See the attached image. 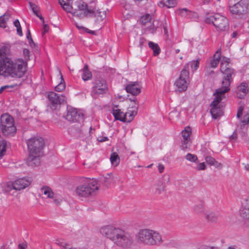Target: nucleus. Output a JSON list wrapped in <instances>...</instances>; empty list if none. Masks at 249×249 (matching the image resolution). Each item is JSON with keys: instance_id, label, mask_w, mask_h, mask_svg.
Masks as SVG:
<instances>
[{"instance_id": "obj_25", "label": "nucleus", "mask_w": 249, "mask_h": 249, "mask_svg": "<svg viewBox=\"0 0 249 249\" xmlns=\"http://www.w3.org/2000/svg\"><path fill=\"white\" fill-rule=\"evenodd\" d=\"M178 14L182 17H186L187 18H192L196 15V13L189 10L187 8L179 9Z\"/></svg>"}, {"instance_id": "obj_10", "label": "nucleus", "mask_w": 249, "mask_h": 249, "mask_svg": "<svg viewBox=\"0 0 249 249\" xmlns=\"http://www.w3.org/2000/svg\"><path fill=\"white\" fill-rule=\"evenodd\" d=\"M74 5L76 8H74L73 16L83 18L85 17L89 16L91 13L94 12L92 8L89 7L87 4L81 0L75 1Z\"/></svg>"}, {"instance_id": "obj_16", "label": "nucleus", "mask_w": 249, "mask_h": 249, "mask_svg": "<svg viewBox=\"0 0 249 249\" xmlns=\"http://www.w3.org/2000/svg\"><path fill=\"white\" fill-rule=\"evenodd\" d=\"M83 114L75 108H70L66 116V119L70 122H77L83 119Z\"/></svg>"}, {"instance_id": "obj_31", "label": "nucleus", "mask_w": 249, "mask_h": 249, "mask_svg": "<svg viewBox=\"0 0 249 249\" xmlns=\"http://www.w3.org/2000/svg\"><path fill=\"white\" fill-rule=\"evenodd\" d=\"M177 4V0H161L160 2V4H163L168 8L174 7Z\"/></svg>"}, {"instance_id": "obj_29", "label": "nucleus", "mask_w": 249, "mask_h": 249, "mask_svg": "<svg viewBox=\"0 0 249 249\" xmlns=\"http://www.w3.org/2000/svg\"><path fill=\"white\" fill-rule=\"evenodd\" d=\"M71 4V1H68L67 2L61 3L60 5L61 6L64 11L67 13H71L73 15V13H74V9Z\"/></svg>"}, {"instance_id": "obj_3", "label": "nucleus", "mask_w": 249, "mask_h": 249, "mask_svg": "<svg viewBox=\"0 0 249 249\" xmlns=\"http://www.w3.org/2000/svg\"><path fill=\"white\" fill-rule=\"evenodd\" d=\"M26 143L29 153L27 158L28 164L32 167L38 166L44 144L43 139L38 137L31 138L27 140Z\"/></svg>"}, {"instance_id": "obj_30", "label": "nucleus", "mask_w": 249, "mask_h": 249, "mask_svg": "<svg viewBox=\"0 0 249 249\" xmlns=\"http://www.w3.org/2000/svg\"><path fill=\"white\" fill-rule=\"evenodd\" d=\"M156 189L155 192L158 194H161L164 191L165 188V184L161 180H158L155 184Z\"/></svg>"}, {"instance_id": "obj_60", "label": "nucleus", "mask_w": 249, "mask_h": 249, "mask_svg": "<svg viewBox=\"0 0 249 249\" xmlns=\"http://www.w3.org/2000/svg\"><path fill=\"white\" fill-rule=\"evenodd\" d=\"M23 53L25 55H27L28 56L29 54V51L27 49H24L23 50Z\"/></svg>"}, {"instance_id": "obj_48", "label": "nucleus", "mask_w": 249, "mask_h": 249, "mask_svg": "<svg viewBox=\"0 0 249 249\" xmlns=\"http://www.w3.org/2000/svg\"><path fill=\"white\" fill-rule=\"evenodd\" d=\"M113 180V178L111 175H107V177L105 178V182L110 183Z\"/></svg>"}, {"instance_id": "obj_34", "label": "nucleus", "mask_w": 249, "mask_h": 249, "mask_svg": "<svg viewBox=\"0 0 249 249\" xmlns=\"http://www.w3.org/2000/svg\"><path fill=\"white\" fill-rule=\"evenodd\" d=\"M7 145V142L5 140L0 141V158L5 154Z\"/></svg>"}, {"instance_id": "obj_4", "label": "nucleus", "mask_w": 249, "mask_h": 249, "mask_svg": "<svg viewBox=\"0 0 249 249\" xmlns=\"http://www.w3.org/2000/svg\"><path fill=\"white\" fill-rule=\"evenodd\" d=\"M137 237L140 242L147 245L160 244L162 242L161 236L157 231L148 229L141 230Z\"/></svg>"}, {"instance_id": "obj_57", "label": "nucleus", "mask_w": 249, "mask_h": 249, "mask_svg": "<svg viewBox=\"0 0 249 249\" xmlns=\"http://www.w3.org/2000/svg\"><path fill=\"white\" fill-rule=\"evenodd\" d=\"M26 247V246L24 244H19L18 245V248L19 249H25Z\"/></svg>"}, {"instance_id": "obj_52", "label": "nucleus", "mask_w": 249, "mask_h": 249, "mask_svg": "<svg viewBox=\"0 0 249 249\" xmlns=\"http://www.w3.org/2000/svg\"><path fill=\"white\" fill-rule=\"evenodd\" d=\"M98 141L100 142H104L108 140V138L107 137H99L98 138Z\"/></svg>"}, {"instance_id": "obj_47", "label": "nucleus", "mask_w": 249, "mask_h": 249, "mask_svg": "<svg viewBox=\"0 0 249 249\" xmlns=\"http://www.w3.org/2000/svg\"><path fill=\"white\" fill-rule=\"evenodd\" d=\"M205 165L204 162H202L199 163L196 167V169L197 170H203L205 169Z\"/></svg>"}, {"instance_id": "obj_63", "label": "nucleus", "mask_w": 249, "mask_h": 249, "mask_svg": "<svg viewBox=\"0 0 249 249\" xmlns=\"http://www.w3.org/2000/svg\"><path fill=\"white\" fill-rule=\"evenodd\" d=\"M203 1L204 4H208L212 0H202Z\"/></svg>"}, {"instance_id": "obj_9", "label": "nucleus", "mask_w": 249, "mask_h": 249, "mask_svg": "<svg viewBox=\"0 0 249 249\" xmlns=\"http://www.w3.org/2000/svg\"><path fill=\"white\" fill-rule=\"evenodd\" d=\"M92 84L90 94L93 98H97L100 95L106 94L108 91L107 81L102 78L94 79Z\"/></svg>"}, {"instance_id": "obj_15", "label": "nucleus", "mask_w": 249, "mask_h": 249, "mask_svg": "<svg viewBox=\"0 0 249 249\" xmlns=\"http://www.w3.org/2000/svg\"><path fill=\"white\" fill-rule=\"evenodd\" d=\"M182 140L181 147L182 149L185 150L189 147L190 145V135L192 133V129L190 127L186 126L184 129L182 131Z\"/></svg>"}, {"instance_id": "obj_8", "label": "nucleus", "mask_w": 249, "mask_h": 249, "mask_svg": "<svg viewBox=\"0 0 249 249\" xmlns=\"http://www.w3.org/2000/svg\"><path fill=\"white\" fill-rule=\"evenodd\" d=\"M229 90L223 89H217L213 93L215 96L213 102L211 103V109L210 110L212 117L214 119H216L223 114L222 108L219 105L220 101L225 97V94Z\"/></svg>"}, {"instance_id": "obj_58", "label": "nucleus", "mask_w": 249, "mask_h": 249, "mask_svg": "<svg viewBox=\"0 0 249 249\" xmlns=\"http://www.w3.org/2000/svg\"><path fill=\"white\" fill-rule=\"evenodd\" d=\"M163 178H165V180L167 181V182L169 181V180H170V178H169V176L168 175H164L163 176Z\"/></svg>"}, {"instance_id": "obj_40", "label": "nucleus", "mask_w": 249, "mask_h": 249, "mask_svg": "<svg viewBox=\"0 0 249 249\" xmlns=\"http://www.w3.org/2000/svg\"><path fill=\"white\" fill-rule=\"evenodd\" d=\"M185 159L190 162H196L198 160L197 156L195 154L188 153L185 157Z\"/></svg>"}, {"instance_id": "obj_19", "label": "nucleus", "mask_w": 249, "mask_h": 249, "mask_svg": "<svg viewBox=\"0 0 249 249\" xmlns=\"http://www.w3.org/2000/svg\"><path fill=\"white\" fill-rule=\"evenodd\" d=\"M30 184V181L26 178H19L16 180L11 184H9L8 187L11 186L12 189L16 190H20L25 188Z\"/></svg>"}, {"instance_id": "obj_22", "label": "nucleus", "mask_w": 249, "mask_h": 249, "mask_svg": "<svg viewBox=\"0 0 249 249\" xmlns=\"http://www.w3.org/2000/svg\"><path fill=\"white\" fill-rule=\"evenodd\" d=\"M221 58V49H219L214 53L213 59L210 61V66L213 68H215L219 63Z\"/></svg>"}, {"instance_id": "obj_20", "label": "nucleus", "mask_w": 249, "mask_h": 249, "mask_svg": "<svg viewBox=\"0 0 249 249\" xmlns=\"http://www.w3.org/2000/svg\"><path fill=\"white\" fill-rule=\"evenodd\" d=\"M141 87L137 82H131L125 87V90L127 93L133 95H138L141 91Z\"/></svg>"}, {"instance_id": "obj_21", "label": "nucleus", "mask_w": 249, "mask_h": 249, "mask_svg": "<svg viewBox=\"0 0 249 249\" xmlns=\"http://www.w3.org/2000/svg\"><path fill=\"white\" fill-rule=\"evenodd\" d=\"M249 88L246 83L243 82L237 88V94L240 98H243L248 92Z\"/></svg>"}, {"instance_id": "obj_18", "label": "nucleus", "mask_w": 249, "mask_h": 249, "mask_svg": "<svg viewBox=\"0 0 249 249\" xmlns=\"http://www.w3.org/2000/svg\"><path fill=\"white\" fill-rule=\"evenodd\" d=\"M140 22L144 25L148 24L147 28L152 33H154L157 27V25L155 24V21L153 20L151 16L149 14H146L142 16Z\"/></svg>"}, {"instance_id": "obj_5", "label": "nucleus", "mask_w": 249, "mask_h": 249, "mask_svg": "<svg viewBox=\"0 0 249 249\" xmlns=\"http://www.w3.org/2000/svg\"><path fill=\"white\" fill-rule=\"evenodd\" d=\"M98 189L99 185L96 180L86 179L77 187L75 193L79 197L87 198L95 195Z\"/></svg>"}, {"instance_id": "obj_42", "label": "nucleus", "mask_w": 249, "mask_h": 249, "mask_svg": "<svg viewBox=\"0 0 249 249\" xmlns=\"http://www.w3.org/2000/svg\"><path fill=\"white\" fill-rule=\"evenodd\" d=\"M241 208H249V197L243 198Z\"/></svg>"}, {"instance_id": "obj_55", "label": "nucleus", "mask_w": 249, "mask_h": 249, "mask_svg": "<svg viewBox=\"0 0 249 249\" xmlns=\"http://www.w3.org/2000/svg\"><path fill=\"white\" fill-rule=\"evenodd\" d=\"M17 33L18 34V35L20 36H22V32L21 26H20V27L17 28Z\"/></svg>"}, {"instance_id": "obj_12", "label": "nucleus", "mask_w": 249, "mask_h": 249, "mask_svg": "<svg viewBox=\"0 0 249 249\" xmlns=\"http://www.w3.org/2000/svg\"><path fill=\"white\" fill-rule=\"evenodd\" d=\"M209 19L217 31H225L229 29L228 21L225 17L215 14L210 17Z\"/></svg>"}, {"instance_id": "obj_33", "label": "nucleus", "mask_w": 249, "mask_h": 249, "mask_svg": "<svg viewBox=\"0 0 249 249\" xmlns=\"http://www.w3.org/2000/svg\"><path fill=\"white\" fill-rule=\"evenodd\" d=\"M149 47L153 51L154 55H158L160 53V49L157 43L150 41L148 43Z\"/></svg>"}, {"instance_id": "obj_59", "label": "nucleus", "mask_w": 249, "mask_h": 249, "mask_svg": "<svg viewBox=\"0 0 249 249\" xmlns=\"http://www.w3.org/2000/svg\"><path fill=\"white\" fill-rule=\"evenodd\" d=\"M59 3L60 4L64 2H67L68 1H71V0H58Z\"/></svg>"}, {"instance_id": "obj_27", "label": "nucleus", "mask_w": 249, "mask_h": 249, "mask_svg": "<svg viewBox=\"0 0 249 249\" xmlns=\"http://www.w3.org/2000/svg\"><path fill=\"white\" fill-rule=\"evenodd\" d=\"M41 192L48 198H52L53 197L54 194L51 188L48 186L42 187L41 189Z\"/></svg>"}, {"instance_id": "obj_1", "label": "nucleus", "mask_w": 249, "mask_h": 249, "mask_svg": "<svg viewBox=\"0 0 249 249\" xmlns=\"http://www.w3.org/2000/svg\"><path fill=\"white\" fill-rule=\"evenodd\" d=\"M9 48L0 47V75L4 77L20 78L26 71V64L22 60H13L9 57Z\"/></svg>"}, {"instance_id": "obj_6", "label": "nucleus", "mask_w": 249, "mask_h": 249, "mask_svg": "<svg viewBox=\"0 0 249 249\" xmlns=\"http://www.w3.org/2000/svg\"><path fill=\"white\" fill-rule=\"evenodd\" d=\"M230 60L225 56L221 58L220 71L225 75L222 82V87L219 89L230 90L229 86L232 80L231 76L234 74L233 70L230 67Z\"/></svg>"}, {"instance_id": "obj_7", "label": "nucleus", "mask_w": 249, "mask_h": 249, "mask_svg": "<svg viewBox=\"0 0 249 249\" xmlns=\"http://www.w3.org/2000/svg\"><path fill=\"white\" fill-rule=\"evenodd\" d=\"M0 129L2 134L7 136H13L17 131L14 118L9 114L1 115L0 119Z\"/></svg>"}, {"instance_id": "obj_46", "label": "nucleus", "mask_w": 249, "mask_h": 249, "mask_svg": "<svg viewBox=\"0 0 249 249\" xmlns=\"http://www.w3.org/2000/svg\"><path fill=\"white\" fill-rule=\"evenodd\" d=\"M14 87H15V86L13 85H10V86L6 85V86H4L1 87L0 88V94H1L3 92V91H4V90H5L6 89H9V88L12 89Z\"/></svg>"}, {"instance_id": "obj_17", "label": "nucleus", "mask_w": 249, "mask_h": 249, "mask_svg": "<svg viewBox=\"0 0 249 249\" xmlns=\"http://www.w3.org/2000/svg\"><path fill=\"white\" fill-rule=\"evenodd\" d=\"M48 98L53 106L60 105L66 102V97L63 95L51 92L48 95Z\"/></svg>"}, {"instance_id": "obj_64", "label": "nucleus", "mask_w": 249, "mask_h": 249, "mask_svg": "<svg viewBox=\"0 0 249 249\" xmlns=\"http://www.w3.org/2000/svg\"><path fill=\"white\" fill-rule=\"evenodd\" d=\"M245 168L246 170L249 171V164H245Z\"/></svg>"}, {"instance_id": "obj_44", "label": "nucleus", "mask_w": 249, "mask_h": 249, "mask_svg": "<svg viewBox=\"0 0 249 249\" xmlns=\"http://www.w3.org/2000/svg\"><path fill=\"white\" fill-rule=\"evenodd\" d=\"M29 5L30 8L32 9L33 12L35 14L37 15V13L38 12V7L34 3H33L31 2H29Z\"/></svg>"}, {"instance_id": "obj_37", "label": "nucleus", "mask_w": 249, "mask_h": 249, "mask_svg": "<svg viewBox=\"0 0 249 249\" xmlns=\"http://www.w3.org/2000/svg\"><path fill=\"white\" fill-rule=\"evenodd\" d=\"M240 214L243 218L249 219V208H240Z\"/></svg>"}, {"instance_id": "obj_45", "label": "nucleus", "mask_w": 249, "mask_h": 249, "mask_svg": "<svg viewBox=\"0 0 249 249\" xmlns=\"http://www.w3.org/2000/svg\"><path fill=\"white\" fill-rule=\"evenodd\" d=\"M241 121L245 124H248L249 122V114H246L241 119Z\"/></svg>"}, {"instance_id": "obj_35", "label": "nucleus", "mask_w": 249, "mask_h": 249, "mask_svg": "<svg viewBox=\"0 0 249 249\" xmlns=\"http://www.w3.org/2000/svg\"><path fill=\"white\" fill-rule=\"evenodd\" d=\"M56 244L62 247V249H76L75 248L72 247L70 244L64 241H56Z\"/></svg>"}, {"instance_id": "obj_26", "label": "nucleus", "mask_w": 249, "mask_h": 249, "mask_svg": "<svg viewBox=\"0 0 249 249\" xmlns=\"http://www.w3.org/2000/svg\"><path fill=\"white\" fill-rule=\"evenodd\" d=\"M94 12L91 13V14H93L96 18L97 21H102L106 17V13L105 11H101L98 10H95V8H92Z\"/></svg>"}, {"instance_id": "obj_61", "label": "nucleus", "mask_w": 249, "mask_h": 249, "mask_svg": "<svg viewBox=\"0 0 249 249\" xmlns=\"http://www.w3.org/2000/svg\"><path fill=\"white\" fill-rule=\"evenodd\" d=\"M85 32H86L87 33H89L91 34H93L94 33V31H90L87 28H85Z\"/></svg>"}, {"instance_id": "obj_24", "label": "nucleus", "mask_w": 249, "mask_h": 249, "mask_svg": "<svg viewBox=\"0 0 249 249\" xmlns=\"http://www.w3.org/2000/svg\"><path fill=\"white\" fill-rule=\"evenodd\" d=\"M204 215L206 219L210 222H215L218 218V215L212 211H206Z\"/></svg>"}, {"instance_id": "obj_56", "label": "nucleus", "mask_w": 249, "mask_h": 249, "mask_svg": "<svg viewBox=\"0 0 249 249\" xmlns=\"http://www.w3.org/2000/svg\"><path fill=\"white\" fill-rule=\"evenodd\" d=\"M27 38L28 39V40L31 39V38H32L31 33H30V30L29 29H28V30H27Z\"/></svg>"}, {"instance_id": "obj_14", "label": "nucleus", "mask_w": 249, "mask_h": 249, "mask_svg": "<svg viewBox=\"0 0 249 249\" xmlns=\"http://www.w3.org/2000/svg\"><path fill=\"white\" fill-rule=\"evenodd\" d=\"M131 104L130 105L126 112L124 113V121L125 122H131L135 116L137 114L138 109V103L135 98L133 100L130 99Z\"/></svg>"}, {"instance_id": "obj_49", "label": "nucleus", "mask_w": 249, "mask_h": 249, "mask_svg": "<svg viewBox=\"0 0 249 249\" xmlns=\"http://www.w3.org/2000/svg\"><path fill=\"white\" fill-rule=\"evenodd\" d=\"M49 27L48 25L46 24H44L43 25V31H42V35H43L45 34H46V33H47L49 31Z\"/></svg>"}, {"instance_id": "obj_62", "label": "nucleus", "mask_w": 249, "mask_h": 249, "mask_svg": "<svg viewBox=\"0 0 249 249\" xmlns=\"http://www.w3.org/2000/svg\"><path fill=\"white\" fill-rule=\"evenodd\" d=\"M135 2L140 3V2L144 1H147L148 0H133Z\"/></svg>"}, {"instance_id": "obj_39", "label": "nucleus", "mask_w": 249, "mask_h": 249, "mask_svg": "<svg viewBox=\"0 0 249 249\" xmlns=\"http://www.w3.org/2000/svg\"><path fill=\"white\" fill-rule=\"evenodd\" d=\"M61 82L55 87V91L58 92H60L65 89V84L62 75H61Z\"/></svg>"}, {"instance_id": "obj_11", "label": "nucleus", "mask_w": 249, "mask_h": 249, "mask_svg": "<svg viewBox=\"0 0 249 249\" xmlns=\"http://www.w3.org/2000/svg\"><path fill=\"white\" fill-rule=\"evenodd\" d=\"M187 68H188V66H185L180 72L179 77L175 83L176 89L179 92L185 91L188 87L189 72Z\"/></svg>"}, {"instance_id": "obj_28", "label": "nucleus", "mask_w": 249, "mask_h": 249, "mask_svg": "<svg viewBox=\"0 0 249 249\" xmlns=\"http://www.w3.org/2000/svg\"><path fill=\"white\" fill-rule=\"evenodd\" d=\"M82 78L84 81L89 80L92 78V74L88 70V66L86 65H85L83 68Z\"/></svg>"}, {"instance_id": "obj_41", "label": "nucleus", "mask_w": 249, "mask_h": 249, "mask_svg": "<svg viewBox=\"0 0 249 249\" xmlns=\"http://www.w3.org/2000/svg\"><path fill=\"white\" fill-rule=\"evenodd\" d=\"M206 162L211 165H215V164H218V162L216 161L214 158L211 156H207L205 158Z\"/></svg>"}, {"instance_id": "obj_13", "label": "nucleus", "mask_w": 249, "mask_h": 249, "mask_svg": "<svg viewBox=\"0 0 249 249\" xmlns=\"http://www.w3.org/2000/svg\"><path fill=\"white\" fill-rule=\"evenodd\" d=\"M230 11L233 14L239 16L243 15L249 12V2L246 0H241L238 2L230 6Z\"/></svg>"}, {"instance_id": "obj_53", "label": "nucleus", "mask_w": 249, "mask_h": 249, "mask_svg": "<svg viewBox=\"0 0 249 249\" xmlns=\"http://www.w3.org/2000/svg\"><path fill=\"white\" fill-rule=\"evenodd\" d=\"M29 43L30 45V46L33 48H36V44L34 42L32 38L31 39H29Z\"/></svg>"}, {"instance_id": "obj_36", "label": "nucleus", "mask_w": 249, "mask_h": 249, "mask_svg": "<svg viewBox=\"0 0 249 249\" xmlns=\"http://www.w3.org/2000/svg\"><path fill=\"white\" fill-rule=\"evenodd\" d=\"M199 65V61L198 59L196 61H192L190 62L188 64H186L185 66H188V68H189V65H190L192 70L194 71L196 70ZM187 70L188 71V68H187Z\"/></svg>"}, {"instance_id": "obj_32", "label": "nucleus", "mask_w": 249, "mask_h": 249, "mask_svg": "<svg viewBox=\"0 0 249 249\" xmlns=\"http://www.w3.org/2000/svg\"><path fill=\"white\" fill-rule=\"evenodd\" d=\"M110 160L112 165L116 167L120 162V158L118 155L115 153H113L110 156Z\"/></svg>"}, {"instance_id": "obj_2", "label": "nucleus", "mask_w": 249, "mask_h": 249, "mask_svg": "<svg viewBox=\"0 0 249 249\" xmlns=\"http://www.w3.org/2000/svg\"><path fill=\"white\" fill-rule=\"evenodd\" d=\"M100 232L105 237L110 240L117 247L122 249H128L131 247L133 240L127 232L111 225L102 227Z\"/></svg>"}, {"instance_id": "obj_38", "label": "nucleus", "mask_w": 249, "mask_h": 249, "mask_svg": "<svg viewBox=\"0 0 249 249\" xmlns=\"http://www.w3.org/2000/svg\"><path fill=\"white\" fill-rule=\"evenodd\" d=\"M9 16L4 14L3 16L0 17V27L5 28V24L9 19Z\"/></svg>"}, {"instance_id": "obj_51", "label": "nucleus", "mask_w": 249, "mask_h": 249, "mask_svg": "<svg viewBox=\"0 0 249 249\" xmlns=\"http://www.w3.org/2000/svg\"><path fill=\"white\" fill-rule=\"evenodd\" d=\"M158 170L160 173H162L163 172L164 170V166L162 164H159L158 165Z\"/></svg>"}, {"instance_id": "obj_23", "label": "nucleus", "mask_w": 249, "mask_h": 249, "mask_svg": "<svg viewBox=\"0 0 249 249\" xmlns=\"http://www.w3.org/2000/svg\"><path fill=\"white\" fill-rule=\"evenodd\" d=\"M112 113L115 119L123 122L124 121V113L118 108L117 107H115L113 108Z\"/></svg>"}, {"instance_id": "obj_50", "label": "nucleus", "mask_w": 249, "mask_h": 249, "mask_svg": "<svg viewBox=\"0 0 249 249\" xmlns=\"http://www.w3.org/2000/svg\"><path fill=\"white\" fill-rule=\"evenodd\" d=\"M243 108L241 107H240L238 109V111H237V117L238 118H239L240 117V116L242 115V112H243Z\"/></svg>"}, {"instance_id": "obj_54", "label": "nucleus", "mask_w": 249, "mask_h": 249, "mask_svg": "<svg viewBox=\"0 0 249 249\" xmlns=\"http://www.w3.org/2000/svg\"><path fill=\"white\" fill-rule=\"evenodd\" d=\"M14 24L16 28L20 27V24L19 21V20L18 19H16L14 22Z\"/></svg>"}, {"instance_id": "obj_43", "label": "nucleus", "mask_w": 249, "mask_h": 249, "mask_svg": "<svg viewBox=\"0 0 249 249\" xmlns=\"http://www.w3.org/2000/svg\"><path fill=\"white\" fill-rule=\"evenodd\" d=\"M194 210L198 213H205L203 206L201 204L196 205L194 207Z\"/></svg>"}]
</instances>
